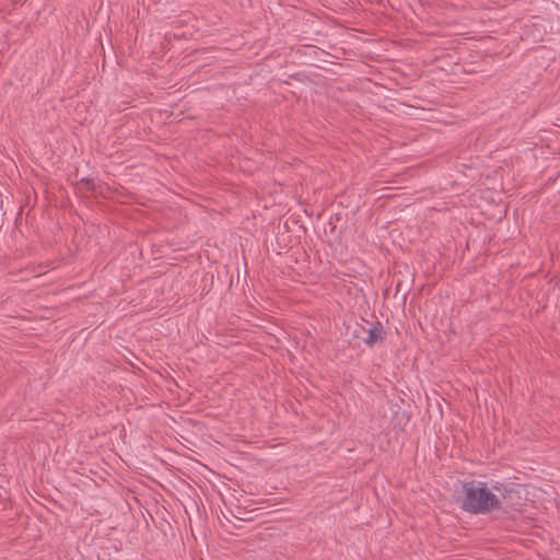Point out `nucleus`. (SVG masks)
Masks as SVG:
<instances>
[{
  "label": "nucleus",
  "mask_w": 560,
  "mask_h": 560,
  "mask_svg": "<svg viewBox=\"0 0 560 560\" xmlns=\"http://www.w3.org/2000/svg\"><path fill=\"white\" fill-rule=\"evenodd\" d=\"M463 511L471 514H489L501 509V500L486 482L471 480L463 483V492L458 499Z\"/></svg>",
  "instance_id": "obj_1"
},
{
  "label": "nucleus",
  "mask_w": 560,
  "mask_h": 560,
  "mask_svg": "<svg viewBox=\"0 0 560 560\" xmlns=\"http://www.w3.org/2000/svg\"><path fill=\"white\" fill-rule=\"evenodd\" d=\"M81 189H84L85 191H93L95 189V185L92 179L83 178L80 182Z\"/></svg>",
  "instance_id": "obj_3"
},
{
  "label": "nucleus",
  "mask_w": 560,
  "mask_h": 560,
  "mask_svg": "<svg viewBox=\"0 0 560 560\" xmlns=\"http://www.w3.org/2000/svg\"><path fill=\"white\" fill-rule=\"evenodd\" d=\"M368 336L363 338L365 345L372 347L384 339V329L380 322L366 330Z\"/></svg>",
  "instance_id": "obj_2"
},
{
  "label": "nucleus",
  "mask_w": 560,
  "mask_h": 560,
  "mask_svg": "<svg viewBox=\"0 0 560 560\" xmlns=\"http://www.w3.org/2000/svg\"><path fill=\"white\" fill-rule=\"evenodd\" d=\"M492 488L494 490H497L498 492H500L503 497H505V492H506V488L503 487V486H499L498 483L492 486Z\"/></svg>",
  "instance_id": "obj_4"
}]
</instances>
